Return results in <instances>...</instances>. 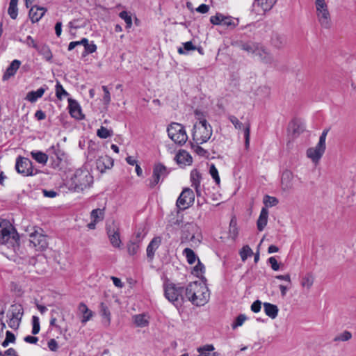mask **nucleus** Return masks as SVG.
Returning a JSON list of instances; mask_svg holds the SVG:
<instances>
[{"label": "nucleus", "instance_id": "1", "mask_svg": "<svg viewBox=\"0 0 356 356\" xmlns=\"http://www.w3.org/2000/svg\"><path fill=\"white\" fill-rule=\"evenodd\" d=\"M186 300L197 307L204 306L210 298V291L205 284L198 281L191 282L186 286Z\"/></svg>", "mask_w": 356, "mask_h": 356}, {"label": "nucleus", "instance_id": "2", "mask_svg": "<svg viewBox=\"0 0 356 356\" xmlns=\"http://www.w3.org/2000/svg\"><path fill=\"white\" fill-rule=\"evenodd\" d=\"M163 289L165 298L175 307L182 305L186 301L185 289L181 283L175 284L166 276L162 277Z\"/></svg>", "mask_w": 356, "mask_h": 356}, {"label": "nucleus", "instance_id": "3", "mask_svg": "<svg viewBox=\"0 0 356 356\" xmlns=\"http://www.w3.org/2000/svg\"><path fill=\"white\" fill-rule=\"evenodd\" d=\"M0 243L12 248L15 254H20L19 235L10 222L6 220L0 221Z\"/></svg>", "mask_w": 356, "mask_h": 356}, {"label": "nucleus", "instance_id": "4", "mask_svg": "<svg viewBox=\"0 0 356 356\" xmlns=\"http://www.w3.org/2000/svg\"><path fill=\"white\" fill-rule=\"evenodd\" d=\"M93 177L86 169L76 170L69 181V187L75 192L83 191L90 186Z\"/></svg>", "mask_w": 356, "mask_h": 356}, {"label": "nucleus", "instance_id": "5", "mask_svg": "<svg viewBox=\"0 0 356 356\" xmlns=\"http://www.w3.org/2000/svg\"><path fill=\"white\" fill-rule=\"evenodd\" d=\"M213 129L205 118L198 117V121L194 124L193 140L197 144L207 143L211 137Z\"/></svg>", "mask_w": 356, "mask_h": 356}, {"label": "nucleus", "instance_id": "6", "mask_svg": "<svg viewBox=\"0 0 356 356\" xmlns=\"http://www.w3.org/2000/svg\"><path fill=\"white\" fill-rule=\"evenodd\" d=\"M26 232L29 237L30 245L37 251H43L48 247L47 236L42 228L38 226H29Z\"/></svg>", "mask_w": 356, "mask_h": 356}, {"label": "nucleus", "instance_id": "7", "mask_svg": "<svg viewBox=\"0 0 356 356\" xmlns=\"http://www.w3.org/2000/svg\"><path fill=\"white\" fill-rule=\"evenodd\" d=\"M239 48L248 54L258 56L259 58L264 63L271 64L273 62V56L261 44L259 43L252 41L241 42L239 44Z\"/></svg>", "mask_w": 356, "mask_h": 356}, {"label": "nucleus", "instance_id": "8", "mask_svg": "<svg viewBox=\"0 0 356 356\" xmlns=\"http://www.w3.org/2000/svg\"><path fill=\"white\" fill-rule=\"evenodd\" d=\"M316 15L321 26L330 29L332 26L331 15L325 0H314Z\"/></svg>", "mask_w": 356, "mask_h": 356}, {"label": "nucleus", "instance_id": "9", "mask_svg": "<svg viewBox=\"0 0 356 356\" xmlns=\"http://www.w3.org/2000/svg\"><path fill=\"white\" fill-rule=\"evenodd\" d=\"M327 132L328 130H324L320 136L318 143L316 144V145L313 147H309L307 149V156L315 164L318 163L319 161L325 153L326 148L325 140Z\"/></svg>", "mask_w": 356, "mask_h": 356}, {"label": "nucleus", "instance_id": "10", "mask_svg": "<svg viewBox=\"0 0 356 356\" xmlns=\"http://www.w3.org/2000/svg\"><path fill=\"white\" fill-rule=\"evenodd\" d=\"M169 138L176 144L183 145L188 140L185 127L179 123L172 122L167 128Z\"/></svg>", "mask_w": 356, "mask_h": 356}, {"label": "nucleus", "instance_id": "11", "mask_svg": "<svg viewBox=\"0 0 356 356\" xmlns=\"http://www.w3.org/2000/svg\"><path fill=\"white\" fill-rule=\"evenodd\" d=\"M169 173L170 170L163 164L161 163L155 164L153 168L152 176L148 180V186L150 188H154L160 181H163Z\"/></svg>", "mask_w": 356, "mask_h": 356}, {"label": "nucleus", "instance_id": "12", "mask_svg": "<svg viewBox=\"0 0 356 356\" xmlns=\"http://www.w3.org/2000/svg\"><path fill=\"white\" fill-rule=\"evenodd\" d=\"M195 201V194L189 188H185L178 197L176 206L179 210L184 211L191 207Z\"/></svg>", "mask_w": 356, "mask_h": 356}, {"label": "nucleus", "instance_id": "13", "mask_svg": "<svg viewBox=\"0 0 356 356\" xmlns=\"http://www.w3.org/2000/svg\"><path fill=\"white\" fill-rule=\"evenodd\" d=\"M198 227L194 223H188L184 225L181 236V243L191 241L197 245L200 243V238L196 237Z\"/></svg>", "mask_w": 356, "mask_h": 356}, {"label": "nucleus", "instance_id": "14", "mask_svg": "<svg viewBox=\"0 0 356 356\" xmlns=\"http://www.w3.org/2000/svg\"><path fill=\"white\" fill-rule=\"evenodd\" d=\"M15 169L18 173L24 176H32L35 175L32 162L27 158L18 156L16 159Z\"/></svg>", "mask_w": 356, "mask_h": 356}, {"label": "nucleus", "instance_id": "15", "mask_svg": "<svg viewBox=\"0 0 356 356\" xmlns=\"http://www.w3.org/2000/svg\"><path fill=\"white\" fill-rule=\"evenodd\" d=\"M113 165V160L107 155L99 156L96 160V167L100 172H104L106 169Z\"/></svg>", "mask_w": 356, "mask_h": 356}, {"label": "nucleus", "instance_id": "16", "mask_svg": "<svg viewBox=\"0 0 356 356\" xmlns=\"http://www.w3.org/2000/svg\"><path fill=\"white\" fill-rule=\"evenodd\" d=\"M293 174L289 170H285L282 175L281 185L285 191H289L293 188Z\"/></svg>", "mask_w": 356, "mask_h": 356}, {"label": "nucleus", "instance_id": "17", "mask_svg": "<svg viewBox=\"0 0 356 356\" xmlns=\"http://www.w3.org/2000/svg\"><path fill=\"white\" fill-rule=\"evenodd\" d=\"M47 12V9L44 7H40L33 6L29 10V17L32 23H35L40 21V19Z\"/></svg>", "mask_w": 356, "mask_h": 356}, {"label": "nucleus", "instance_id": "18", "mask_svg": "<svg viewBox=\"0 0 356 356\" xmlns=\"http://www.w3.org/2000/svg\"><path fill=\"white\" fill-rule=\"evenodd\" d=\"M69 102V112L71 116L77 120H81L83 118V115L81 113V108L79 103L72 99H68Z\"/></svg>", "mask_w": 356, "mask_h": 356}, {"label": "nucleus", "instance_id": "19", "mask_svg": "<svg viewBox=\"0 0 356 356\" xmlns=\"http://www.w3.org/2000/svg\"><path fill=\"white\" fill-rule=\"evenodd\" d=\"M21 65V61L17 59L13 60L3 75V80L7 81L14 76Z\"/></svg>", "mask_w": 356, "mask_h": 356}, {"label": "nucleus", "instance_id": "20", "mask_svg": "<svg viewBox=\"0 0 356 356\" xmlns=\"http://www.w3.org/2000/svg\"><path fill=\"white\" fill-rule=\"evenodd\" d=\"M161 243V237L156 236L152 238L147 247V257L152 261L154 259L155 251Z\"/></svg>", "mask_w": 356, "mask_h": 356}, {"label": "nucleus", "instance_id": "21", "mask_svg": "<svg viewBox=\"0 0 356 356\" xmlns=\"http://www.w3.org/2000/svg\"><path fill=\"white\" fill-rule=\"evenodd\" d=\"M79 312L82 314V318L81 320V323L85 325L88 321H90L93 316V312L88 309L87 305L81 302L78 307Z\"/></svg>", "mask_w": 356, "mask_h": 356}, {"label": "nucleus", "instance_id": "22", "mask_svg": "<svg viewBox=\"0 0 356 356\" xmlns=\"http://www.w3.org/2000/svg\"><path fill=\"white\" fill-rule=\"evenodd\" d=\"M136 327H145L149 324V316L146 314H136L132 317Z\"/></svg>", "mask_w": 356, "mask_h": 356}, {"label": "nucleus", "instance_id": "23", "mask_svg": "<svg viewBox=\"0 0 356 356\" xmlns=\"http://www.w3.org/2000/svg\"><path fill=\"white\" fill-rule=\"evenodd\" d=\"M268 211L266 208L261 209L259 216L257 221V229L259 232L264 230L268 222Z\"/></svg>", "mask_w": 356, "mask_h": 356}, {"label": "nucleus", "instance_id": "24", "mask_svg": "<svg viewBox=\"0 0 356 356\" xmlns=\"http://www.w3.org/2000/svg\"><path fill=\"white\" fill-rule=\"evenodd\" d=\"M100 149L99 145L90 140L88 143V154H87V159L90 161L95 159L97 157L98 158V153Z\"/></svg>", "mask_w": 356, "mask_h": 356}, {"label": "nucleus", "instance_id": "25", "mask_svg": "<svg viewBox=\"0 0 356 356\" xmlns=\"http://www.w3.org/2000/svg\"><path fill=\"white\" fill-rule=\"evenodd\" d=\"M175 159L178 164L190 165L192 163V157L185 150L179 151L175 156Z\"/></svg>", "mask_w": 356, "mask_h": 356}, {"label": "nucleus", "instance_id": "26", "mask_svg": "<svg viewBox=\"0 0 356 356\" xmlns=\"http://www.w3.org/2000/svg\"><path fill=\"white\" fill-rule=\"evenodd\" d=\"M45 90L46 89L44 88L40 87L35 91H30L26 94L25 99L31 103L35 102L39 98L42 97Z\"/></svg>", "mask_w": 356, "mask_h": 356}, {"label": "nucleus", "instance_id": "27", "mask_svg": "<svg viewBox=\"0 0 356 356\" xmlns=\"http://www.w3.org/2000/svg\"><path fill=\"white\" fill-rule=\"evenodd\" d=\"M264 309L265 314L272 319H274L277 316L279 309L277 305L269 302H264Z\"/></svg>", "mask_w": 356, "mask_h": 356}, {"label": "nucleus", "instance_id": "28", "mask_svg": "<svg viewBox=\"0 0 356 356\" xmlns=\"http://www.w3.org/2000/svg\"><path fill=\"white\" fill-rule=\"evenodd\" d=\"M314 277L312 273H307L300 279V285L302 288L307 289L308 291L314 284Z\"/></svg>", "mask_w": 356, "mask_h": 356}, {"label": "nucleus", "instance_id": "29", "mask_svg": "<svg viewBox=\"0 0 356 356\" xmlns=\"http://www.w3.org/2000/svg\"><path fill=\"white\" fill-rule=\"evenodd\" d=\"M214 346L212 344H207L197 348L200 353L197 356H216V353H213Z\"/></svg>", "mask_w": 356, "mask_h": 356}, {"label": "nucleus", "instance_id": "30", "mask_svg": "<svg viewBox=\"0 0 356 356\" xmlns=\"http://www.w3.org/2000/svg\"><path fill=\"white\" fill-rule=\"evenodd\" d=\"M31 155L38 163L45 165L48 161V156L41 151H32Z\"/></svg>", "mask_w": 356, "mask_h": 356}, {"label": "nucleus", "instance_id": "31", "mask_svg": "<svg viewBox=\"0 0 356 356\" xmlns=\"http://www.w3.org/2000/svg\"><path fill=\"white\" fill-rule=\"evenodd\" d=\"M190 179L192 187L200 186L202 176L197 170L194 169L191 172Z\"/></svg>", "mask_w": 356, "mask_h": 356}, {"label": "nucleus", "instance_id": "32", "mask_svg": "<svg viewBox=\"0 0 356 356\" xmlns=\"http://www.w3.org/2000/svg\"><path fill=\"white\" fill-rule=\"evenodd\" d=\"M183 254L186 257L187 262L189 264H193L198 258L194 251L188 248L183 250Z\"/></svg>", "mask_w": 356, "mask_h": 356}, {"label": "nucleus", "instance_id": "33", "mask_svg": "<svg viewBox=\"0 0 356 356\" xmlns=\"http://www.w3.org/2000/svg\"><path fill=\"white\" fill-rule=\"evenodd\" d=\"M108 234L111 245L115 248H120L121 245L120 234L118 232L113 231V233L108 232Z\"/></svg>", "mask_w": 356, "mask_h": 356}, {"label": "nucleus", "instance_id": "34", "mask_svg": "<svg viewBox=\"0 0 356 356\" xmlns=\"http://www.w3.org/2000/svg\"><path fill=\"white\" fill-rule=\"evenodd\" d=\"M10 17L15 19L18 15L17 0H10L8 10Z\"/></svg>", "mask_w": 356, "mask_h": 356}, {"label": "nucleus", "instance_id": "35", "mask_svg": "<svg viewBox=\"0 0 356 356\" xmlns=\"http://www.w3.org/2000/svg\"><path fill=\"white\" fill-rule=\"evenodd\" d=\"M38 52L42 55L43 58L47 61H51L53 57L52 53L48 46L43 45L41 47H38Z\"/></svg>", "mask_w": 356, "mask_h": 356}, {"label": "nucleus", "instance_id": "36", "mask_svg": "<svg viewBox=\"0 0 356 356\" xmlns=\"http://www.w3.org/2000/svg\"><path fill=\"white\" fill-rule=\"evenodd\" d=\"M90 218L95 221H102L104 218V208L93 209L90 213Z\"/></svg>", "mask_w": 356, "mask_h": 356}, {"label": "nucleus", "instance_id": "37", "mask_svg": "<svg viewBox=\"0 0 356 356\" xmlns=\"http://www.w3.org/2000/svg\"><path fill=\"white\" fill-rule=\"evenodd\" d=\"M140 249V240L138 241H131L127 244V251L130 255L136 254Z\"/></svg>", "mask_w": 356, "mask_h": 356}, {"label": "nucleus", "instance_id": "38", "mask_svg": "<svg viewBox=\"0 0 356 356\" xmlns=\"http://www.w3.org/2000/svg\"><path fill=\"white\" fill-rule=\"evenodd\" d=\"M55 87L56 96L58 99L61 100L63 98L69 96V93L63 88L59 81H57Z\"/></svg>", "mask_w": 356, "mask_h": 356}, {"label": "nucleus", "instance_id": "39", "mask_svg": "<svg viewBox=\"0 0 356 356\" xmlns=\"http://www.w3.org/2000/svg\"><path fill=\"white\" fill-rule=\"evenodd\" d=\"M184 47H179L177 51L179 54H186L188 51H194L196 49V47L193 45L191 41H188L183 43Z\"/></svg>", "mask_w": 356, "mask_h": 356}, {"label": "nucleus", "instance_id": "40", "mask_svg": "<svg viewBox=\"0 0 356 356\" xmlns=\"http://www.w3.org/2000/svg\"><path fill=\"white\" fill-rule=\"evenodd\" d=\"M352 338V334L349 331H344L342 333L337 334L334 339L333 341L339 342V341H347Z\"/></svg>", "mask_w": 356, "mask_h": 356}, {"label": "nucleus", "instance_id": "41", "mask_svg": "<svg viewBox=\"0 0 356 356\" xmlns=\"http://www.w3.org/2000/svg\"><path fill=\"white\" fill-rule=\"evenodd\" d=\"M238 24V20L235 21L231 16L223 15L222 25L226 26L231 29H234Z\"/></svg>", "mask_w": 356, "mask_h": 356}, {"label": "nucleus", "instance_id": "42", "mask_svg": "<svg viewBox=\"0 0 356 356\" xmlns=\"http://www.w3.org/2000/svg\"><path fill=\"white\" fill-rule=\"evenodd\" d=\"M23 315V309L20 305H13L12 306V314L10 317L21 321Z\"/></svg>", "mask_w": 356, "mask_h": 356}, {"label": "nucleus", "instance_id": "43", "mask_svg": "<svg viewBox=\"0 0 356 356\" xmlns=\"http://www.w3.org/2000/svg\"><path fill=\"white\" fill-rule=\"evenodd\" d=\"M209 174L211 175V176L213 179V180L216 182V184L218 186H219L220 184V176H219V174H218V170L216 168L215 165L213 164V163L210 165V167H209Z\"/></svg>", "mask_w": 356, "mask_h": 356}, {"label": "nucleus", "instance_id": "44", "mask_svg": "<svg viewBox=\"0 0 356 356\" xmlns=\"http://www.w3.org/2000/svg\"><path fill=\"white\" fill-rule=\"evenodd\" d=\"M113 134V131L108 130L107 128L102 126L97 131V136L100 138L106 139L111 137Z\"/></svg>", "mask_w": 356, "mask_h": 356}, {"label": "nucleus", "instance_id": "45", "mask_svg": "<svg viewBox=\"0 0 356 356\" xmlns=\"http://www.w3.org/2000/svg\"><path fill=\"white\" fill-rule=\"evenodd\" d=\"M15 341V334L10 331H6V339L3 341H0V343H1V346L5 348V347L8 346L10 343H14Z\"/></svg>", "mask_w": 356, "mask_h": 356}, {"label": "nucleus", "instance_id": "46", "mask_svg": "<svg viewBox=\"0 0 356 356\" xmlns=\"http://www.w3.org/2000/svg\"><path fill=\"white\" fill-rule=\"evenodd\" d=\"M40 330V319L36 316L32 317V331L31 333L35 335L39 333Z\"/></svg>", "mask_w": 356, "mask_h": 356}, {"label": "nucleus", "instance_id": "47", "mask_svg": "<svg viewBox=\"0 0 356 356\" xmlns=\"http://www.w3.org/2000/svg\"><path fill=\"white\" fill-rule=\"evenodd\" d=\"M252 254L253 252L248 245L243 246L240 252V256L242 261H245L248 257H251Z\"/></svg>", "mask_w": 356, "mask_h": 356}, {"label": "nucleus", "instance_id": "48", "mask_svg": "<svg viewBox=\"0 0 356 356\" xmlns=\"http://www.w3.org/2000/svg\"><path fill=\"white\" fill-rule=\"evenodd\" d=\"M278 200L272 196L265 195L264 197V203L267 207H272L278 204Z\"/></svg>", "mask_w": 356, "mask_h": 356}, {"label": "nucleus", "instance_id": "49", "mask_svg": "<svg viewBox=\"0 0 356 356\" xmlns=\"http://www.w3.org/2000/svg\"><path fill=\"white\" fill-rule=\"evenodd\" d=\"M119 16L121 19L124 20L127 28H130L132 26V19L131 17L129 15L127 11H122L120 13Z\"/></svg>", "mask_w": 356, "mask_h": 356}, {"label": "nucleus", "instance_id": "50", "mask_svg": "<svg viewBox=\"0 0 356 356\" xmlns=\"http://www.w3.org/2000/svg\"><path fill=\"white\" fill-rule=\"evenodd\" d=\"M83 47L86 54H92L97 51V45L93 42H91V43H88V39L86 41V44H84Z\"/></svg>", "mask_w": 356, "mask_h": 356}, {"label": "nucleus", "instance_id": "51", "mask_svg": "<svg viewBox=\"0 0 356 356\" xmlns=\"http://www.w3.org/2000/svg\"><path fill=\"white\" fill-rule=\"evenodd\" d=\"M223 15L222 13H218L216 15L210 17V22L213 25H222Z\"/></svg>", "mask_w": 356, "mask_h": 356}, {"label": "nucleus", "instance_id": "52", "mask_svg": "<svg viewBox=\"0 0 356 356\" xmlns=\"http://www.w3.org/2000/svg\"><path fill=\"white\" fill-rule=\"evenodd\" d=\"M246 319L247 317L245 314H239L232 325V328L236 329V327L241 326Z\"/></svg>", "mask_w": 356, "mask_h": 356}, {"label": "nucleus", "instance_id": "53", "mask_svg": "<svg viewBox=\"0 0 356 356\" xmlns=\"http://www.w3.org/2000/svg\"><path fill=\"white\" fill-rule=\"evenodd\" d=\"M250 124H246L244 129V137H245V146L248 149L250 145Z\"/></svg>", "mask_w": 356, "mask_h": 356}, {"label": "nucleus", "instance_id": "54", "mask_svg": "<svg viewBox=\"0 0 356 356\" xmlns=\"http://www.w3.org/2000/svg\"><path fill=\"white\" fill-rule=\"evenodd\" d=\"M86 41H87V38H82L81 40L79 41H72V42H70L69 45H68V48H67V50L68 51H72V49H74L76 46H79V45H84V44H86Z\"/></svg>", "mask_w": 356, "mask_h": 356}, {"label": "nucleus", "instance_id": "55", "mask_svg": "<svg viewBox=\"0 0 356 356\" xmlns=\"http://www.w3.org/2000/svg\"><path fill=\"white\" fill-rule=\"evenodd\" d=\"M228 119L236 129H241L243 124L238 120V119L236 116L229 115H228Z\"/></svg>", "mask_w": 356, "mask_h": 356}, {"label": "nucleus", "instance_id": "56", "mask_svg": "<svg viewBox=\"0 0 356 356\" xmlns=\"http://www.w3.org/2000/svg\"><path fill=\"white\" fill-rule=\"evenodd\" d=\"M193 270L197 276H199L200 275H202L204 273L205 267L199 259H197V264L194 267Z\"/></svg>", "mask_w": 356, "mask_h": 356}, {"label": "nucleus", "instance_id": "57", "mask_svg": "<svg viewBox=\"0 0 356 356\" xmlns=\"http://www.w3.org/2000/svg\"><path fill=\"white\" fill-rule=\"evenodd\" d=\"M258 3L260 4L264 10L270 9L273 5V0H257Z\"/></svg>", "mask_w": 356, "mask_h": 356}, {"label": "nucleus", "instance_id": "58", "mask_svg": "<svg viewBox=\"0 0 356 356\" xmlns=\"http://www.w3.org/2000/svg\"><path fill=\"white\" fill-rule=\"evenodd\" d=\"M200 144H197L194 141L191 143L192 148L194 149L195 152L200 156H205L207 153V151L200 146Z\"/></svg>", "mask_w": 356, "mask_h": 356}, {"label": "nucleus", "instance_id": "59", "mask_svg": "<svg viewBox=\"0 0 356 356\" xmlns=\"http://www.w3.org/2000/svg\"><path fill=\"white\" fill-rule=\"evenodd\" d=\"M102 90L104 92V95L103 97V102H104V104L108 105L111 100L110 92H109L107 86H102Z\"/></svg>", "mask_w": 356, "mask_h": 356}, {"label": "nucleus", "instance_id": "60", "mask_svg": "<svg viewBox=\"0 0 356 356\" xmlns=\"http://www.w3.org/2000/svg\"><path fill=\"white\" fill-rule=\"evenodd\" d=\"M100 312H101L102 316L107 318L108 321L109 322L111 313H110L109 309H108L107 306L103 302H102L100 304Z\"/></svg>", "mask_w": 356, "mask_h": 356}, {"label": "nucleus", "instance_id": "61", "mask_svg": "<svg viewBox=\"0 0 356 356\" xmlns=\"http://www.w3.org/2000/svg\"><path fill=\"white\" fill-rule=\"evenodd\" d=\"M20 321H21L19 320L13 318V317H10L9 321H8V324L10 327L16 330L19 327Z\"/></svg>", "mask_w": 356, "mask_h": 356}, {"label": "nucleus", "instance_id": "62", "mask_svg": "<svg viewBox=\"0 0 356 356\" xmlns=\"http://www.w3.org/2000/svg\"><path fill=\"white\" fill-rule=\"evenodd\" d=\"M268 262L273 270H278L280 266L277 263V259L274 257H271L268 259Z\"/></svg>", "mask_w": 356, "mask_h": 356}, {"label": "nucleus", "instance_id": "63", "mask_svg": "<svg viewBox=\"0 0 356 356\" xmlns=\"http://www.w3.org/2000/svg\"><path fill=\"white\" fill-rule=\"evenodd\" d=\"M261 302L260 300H257L252 304L251 310L254 313H257L261 310Z\"/></svg>", "mask_w": 356, "mask_h": 356}, {"label": "nucleus", "instance_id": "64", "mask_svg": "<svg viewBox=\"0 0 356 356\" xmlns=\"http://www.w3.org/2000/svg\"><path fill=\"white\" fill-rule=\"evenodd\" d=\"M47 345H48V348L51 351H56V350H57V349L58 348V343H57V341L54 339H50L48 341Z\"/></svg>", "mask_w": 356, "mask_h": 356}]
</instances>
